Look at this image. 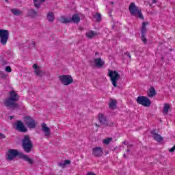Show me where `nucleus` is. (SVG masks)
<instances>
[{
    "label": "nucleus",
    "mask_w": 175,
    "mask_h": 175,
    "mask_svg": "<svg viewBox=\"0 0 175 175\" xmlns=\"http://www.w3.org/2000/svg\"><path fill=\"white\" fill-rule=\"evenodd\" d=\"M19 100L20 96H18V94L12 90L10 92V96L4 100V105L8 109H13V110H14V109H18L20 106L17 102H18Z\"/></svg>",
    "instance_id": "nucleus-1"
},
{
    "label": "nucleus",
    "mask_w": 175,
    "mask_h": 175,
    "mask_svg": "<svg viewBox=\"0 0 175 175\" xmlns=\"http://www.w3.org/2000/svg\"><path fill=\"white\" fill-rule=\"evenodd\" d=\"M33 147V144L32 143V141L31 140V137H29V135H25L23 139V148L25 152H27V154H29V152L32 151Z\"/></svg>",
    "instance_id": "nucleus-2"
},
{
    "label": "nucleus",
    "mask_w": 175,
    "mask_h": 175,
    "mask_svg": "<svg viewBox=\"0 0 175 175\" xmlns=\"http://www.w3.org/2000/svg\"><path fill=\"white\" fill-rule=\"evenodd\" d=\"M129 10L131 14V16H134L135 17H139L141 20H144V17L143 16V14H142V10H140L137 6L135 4V3H131L129 7Z\"/></svg>",
    "instance_id": "nucleus-3"
},
{
    "label": "nucleus",
    "mask_w": 175,
    "mask_h": 175,
    "mask_svg": "<svg viewBox=\"0 0 175 175\" xmlns=\"http://www.w3.org/2000/svg\"><path fill=\"white\" fill-rule=\"evenodd\" d=\"M109 72V77H110V80L112 83V85H113V87H117V81H118V80H120V74L118 73V72L116 71V70H108Z\"/></svg>",
    "instance_id": "nucleus-4"
},
{
    "label": "nucleus",
    "mask_w": 175,
    "mask_h": 175,
    "mask_svg": "<svg viewBox=\"0 0 175 175\" xmlns=\"http://www.w3.org/2000/svg\"><path fill=\"white\" fill-rule=\"evenodd\" d=\"M136 102L138 105H142L144 107H150L151 106V100L147 96H139L136 99Z\"/></svg>",
    "instance_id": "nucleus-5"
},
{
    "label": "nucleus",
    "mask_w": 175,
    "mask_h": 175,
    "mask_svg": "<svg viewBox=\"0 0 175 175\" xmlns=\"http://www.w3.org/2000/svg\"><path fill=\"white\" fill-rule=\"evenodd\" d=\"M23 121L29 129H35V128H36V121L33 120L32 117L25 116L23 118Z\"/></svg>",
    "instance_id": "nucleus-6"
},
{
    "label": "nucleus",
    "mask_w": 175,
    "mask_h": 175,
    "mask_svg": "<svg viewBox=\"0 0 175 175\" xmlns=\"http://www.w3.org/2000/svg\"><path fill=\"white\" fill-rule=\"evenodd\" d=\"M8 40H9V31L0 29V43L3 46H6Z\"/></svg>",
    "instance_id": "nucleus-7"
},
{
    "label": "nucleus",
    "mask_w": 175,
    "mask_h": 175,
    "mask_svg": "<svg viewBox=\"0 0 175 175\" xmlns=\"http://www.w3.org/2000/svg\"><path fill=\"white\" fill-rule=\"evenodd\" d=\"M23 153L16 149H10L7 152V161H13L16 157H21Z\"/></svg>",
    "instance_id": "nucleus-8"
},
{
    "label": "nucleus",
    "mask_w": 175,
    "mask_h": 175,
    "mask_svg": "<svg viewBox=\"0 0 175 175\" xmlns=\"http://www.w3.org/2000/svg\"><path fill=\"white\" fill-rule=\"evenodd\" d=\"M59 79L64 85H69V84H72V83H73V78L69 75H60L59 77Z\"/></svg>",
    "instance_id": "nucleus-9"
},
{
    "label": "nucleus",
    "mask_w": 175,
    "mask_h": 175,
    "mask_svg": "<svg viewBox=\"0 0 175 175\" xmlns=\"http://www.w3.org/2000/svg\"><path fill=\"white\" fill-rule=\"evenodd\" d=\"M148 25V22L142 23L141 39L143 43H144L145 44L146 43H147V38H146V33L147 32V28L146 27H147Z\"/></svg>",
    "instance_id": "nucleus-10"
},
{
    "label": "nucleus",
    "mask_w": 175,
    "mask_h": 175,
    "mask_svg": "<svg viewBox=\"0 0 175 175\" xmlns=\"http://www.w3.org/2000/svg\"><path fill=\"white\" fill-rule=\"evenodd\" d=\"M92 155L96 158H99L103 155V149L100 147H96L92 148Z\"/></svg>",
    "instance_id": "nucleus-11"
},
{
    "label": "nucleus",
    "mask_w": 175,
    "mask_h": 175,
    "mask_svg": "<svg viewBox=\"0 0 175 175\" xmlns=\"http://www.w3.org/2000/svg\"><path fill=\"white\" fill-rule=\"evenodd\" d=\"M41 128L42 132L44 133V136H46V137H50V135H51V130H50V128L47 126V124L44 122L42 123Z\"/></svg>",
    "instance_id": "nucleus-12"
},
{
    "label": "nucleus",
    "mask_w": 175,
    "mask_h": 175,
    "mask_svg": "<svg viewBox=\"0 0 175 175\" xmlns=\"http://www.w3.org/2000/svg\"><path fill=\"white\" fill-rule=\"evenodd\" d=\"M98 120L102 125H104V126H109V122L107 121V118H106V116H105L103 113L98 114Z\"/></svg>",
    "instance_id": "nucleus-13"
},
{
    "label": "nucleus",
    "mask_w": 175,
    "mask_h": 175,
    "mask_svg": "<svg viewBox=\"0 0 175 175\" xmlns=\"http://www.w3.org/2000/svg\"><path fill=\"white\" fill-rule=\"evenodd\" d=\"M14 129L18 131V132H23V122L21 120H17L12 124Z\"/></svg>",
    "instance_id": "nucleus-14"
},
{
    "label": "nucleus",
    "mask_w": 175,
    "mask_h": 175,
    "mask_svg": "<svg viewBox=\"0 0 175 175\" xmlns=\"http://www.w3.org/2000/svg\"><path fill=\"white\" fill-rule=\"evenodd\" d=\"M33 69H34V73H35L36 76H38V77H42V76L43 75V72L40 69V67H39L36 64H33Z\"/></svg>",
    "instance_id": "nucleus-15"
},
{
    "label": "nucleus",
    "mask_w": 175,
    "mask_h": 175,
    "mask_svg": "<svg viewBox=\"0 0 175 175\" xmlns=\"http://www.w3.org/2000/svg\"><path fill=\"white\" fill-rule=\"evenodd\" d=\"M151 133L154 140H156V142H158L159 143H161V142H163V137H162L161 135H159L158 133H155L154 131H152Z\"/></svg>",
    "instance_id": "nucleus-16"
},
{
    "label": "nucleus",
    "mask_w": 175,
    "mask_h": 175,
    "mask_svg": "<svg viewBox=\"0 0 175 175\" xmlns=\"http://www.w3.org/2000/svg\"><path fill=\"white\" fill-rule=\"evenodd\" d=\"M147 94L149 98H154V96L157 95V91H155V88H154V87H150L148 90Z\"/></svg>",
    "instance_id": "nucleus-17"
},
{
    "label": "nucleus",
    "mask_w": 175,
    "mask_h": 175,
    "mask_svg": "<svg viewBox=\"0 0 175 175\" xmlns=\"http://www.w3.org/2000/svg\"><path fill=\"white\" fill-rule=\"evenodd\" d=\"M94 64L97 68H102L105 65V61L102 60L101 58L94 59Z\"/></svg>",
    "instance_id": "nucleus-18"
},
{
    "label": "nucleus",
    "mask_w": 175,
    "mask_h": 175,
    "mask_svg": "<svg viewBox=\"0 0 175 175\" xmlns=\"http://www.w3.org/2000/svg\"><path fill=\"white\" fill-rule=\"evenodd\" d=\"M47 20L49 23H54V20H55V16L54 15V12H49L46 15Z\"/></svg>",
    "instance_id": "nucleus-19"
},
{
    "label": "nucleus",
    "mask_w": 175,
    "mask_h": 175,
    "mask_svg": "<svg viewBox=\"0 0 175 175\" xmlns=\"http://www.w3.org/2000/svg\"><path fill=\"white\" fill-rule=\"evenodd\" d=\"M96 35H98V33L92 30L86 32V38L88 39H92V38H94Z\"/></svg>",
    "instance_id": "nucleus-20"
},
{
    "label": "nucleus",
    "mask_w": 175,
    "mask_h": 175,
    "mask_svg": "<svg viewBox=\"0 0 175 175\" xmlns=\"http://www.w3.org/2000/svg\"><path fill=\"white\" fill-rule=\"evenodd\" d=\"M33 1L34 6L35 8H36V9H39V8H40V6L42 5V3L46 1V0H33Z\"/></svg>",
    "instance_id": "nucleus-21"
},
{
    "label": "nucleus",
    "mask_w": 175,
    "mask_h": 175,
    "mask_svg": "<svg viewBox=\"0 0 175 175\" xmlns=\"http://www.w3.org/2000/svg\"><path fill=\"white\" fill-rule=\"evenodd\" d=\"M23 161H25V162H27V163L29 165L33 164V160H32V159L29 158V157L26 154H23Z\"/></svg>",
    "instance_id": "nucleus-22"
},
{
    "label": "nucleus",
    "mask_w": 175,
    "mask_h": 175,
    "mask_svg": "<svg viewBox=\"0 0 175 175\" xmlns=\"http://www.w3.org/2000/svg\"><path fill=\"white\" fill-rule=\"evenodd\" d=\"M109 109H116L117 107V100H111L109 103Z\"/></svg>",
    "instance_id": "nucleus-23"
},
{
    "label": "nucleus",
    "mask_w": 175,
    "mask_h": 175,
    "mask_svg": "<svg viewBox=\"0 0 175 175\" xmlns=\"http://www.w3.org/2000/svg\"><path fill=\"white\" fill-rule=\"evenodd\" d=\"M11 12L14 16H21V13H23L21 10L16 8L12 9Z\"/></svg>",
    "instance_id": "nucleus-24"
},
{
    "label": "nucleus",
    "mask_w": 175,
    "mask_h": 175,
    "mask_svg": "<svg viewBox=\"0 0 175 175\" xmlns=\"http://www.w3.org/2000/svg\"><path fill=\"white\" fill-rule=\"evenodd\" d=\"M60 23H62L63 24H68V23H70V20L68 19V18L65 16H61L59 19Z\"/></svg>",
    "instance_id": "nucleus-25"
},
{
    "label": "nucleus",
    "mask_w": 175,
    "mask_h": 175,
    "mask_svg": "<svg viewBox=\"0 0 175 175\" xmlns=\"http://www.w3.org/2000/svg\"><path fill=\"white\" fill-rule=\"evenodd\" d=\"M28 14L30 17H36L38 16V12L35 11V10H30L28 12Z\"/></svg>",
    "instance_id": "nucleus-26"
},
{
    "label": "nucleus",
    "mask_w": 175,
    "mask_h": 175,
    "mask_svg": "<svg viewBox=\"0 0 175 175\" xmlns=\"http://www.w3.org/2000/svg\"><path fill=\"white\" fill-rule=\"evenodd\" d=\"M72 20L73 23H76L77 24L78 23H80V16L79 14H74L72 16Z\"/></svg>",
    "instance_id": "nucleus-27"
},
{
    "label": "nucleus",
    "mask_w": 175,
    "mask_h": 175,
    "mask_svg": "<svg viewBox=\"0 0 175 175\" xmlns=\"http://www.w3.org/2000/svg\"><path fill=\"white\" fill-rule=\"evenodd\" d=\"M169 109H170V105L165 104L163 109V114H167L169 113Z\"/></svg>",
    "instance_id": "nucleus-28"
},
{
    "label": "nucleus",
    "mask_w": 175,
    "mask_h": 175,
    "mask_svg": "<svg viewBox=\"0 0 175 175\" xmlns=\"http://www.w3.org/2000/svg\"><path fill=\"white\" fill-rule=\"evenodd\" d=\"M112 141H113L112 137H108V138L104 139L103 140V144H106L107 146H108V144H110V143H111Z\"/></svg>",
    "instance_id": "nucleus-29"
},
{
    "label": "nucleus",
    "mask_w": 175,
    "mask_h": 175,
    "mask_svg": "<svg viewBox=\"0 0 175 175\" xmlns=\"http://www.w3.org/2000/svg\"><path fill=\"white\" fill-rule=\"evenodd\" d=\"M28 49H33L35 47V42L34 41H29Z\"/></svg>",
    "instance_id": "nucleus-30"
},
{
    "label": "nucleus",
    "mask_w": 175,
    "mask_h": 175,
    "mask_svg": "<svg viewBox=\"0 0 175 175\" xmlns=\"http://www.w3.org/2000/svg\"><path fill=\"white\" fill-rule=\"evenodd\" d=\"M94 18H96V21H100L102 18V15H100V14L99 13H96L94 16Z\"/></svg>",
    "instance_id": "nucleus-31"
},
{
    "label": "nucleus",
    "mask_w": 175,
    "mask_h": 175,
    "mask_svg": "<svg viewBox=\"0 0 175 175\" xmlns=\"http://www.w3.org/2000/svg\"><path fill=\"white\" fill-rule=\"evenodd\" d=\"M7 77H8V74L5 73L3 71H0L1 79H6Z\"/></svg>",
    "instance_id": "nucleus-32"
},
{
    "label": "nucleus",
    "mask_w": 175,
    "mask_h": 175,
    "mask_svg": "<svg viewBox=\"0 0 175 175\" xmlns=\"http://www.w3.org/2000/svg\"><path fill=\"white\" fill-rule=\"evenodd\" d=\"M5 72H8V73H10V72H12V68H10V66H7L5 68Z\"/></svg>",
    "instance_id": "nucleus-33"
},
{
    "label": "nucleus",
    "mask_w": 175,
    "mask_h": 175,
    "mask_svg": "<svg viewBox=\"0 0 175 175\" xmlns=\"http://www.w3.org/2000/svg\"><path fill=\"white\" fill-rule=\"evenodd\" d=\"M0 139H6V135L0 133Z\"/></svg>",
    "instance_id": "nucleus-34"
},
{
    "label": "nucleus",
    "mask_w": 175,
    "mask_h": 175,
    "mask_svg": "<svg viewBox=\"0 0 175 175\" xmlns=\"http://www.w3.org/2000/svg\"><path fill=\"white\" fill-rule=\"evenodd\" d=\"M69 163H70V161L65 160L64 163L63 164V165L65 166V165H69Z\"/></svg>",
    "instance_id": "nucleus-35"
},
{
    "label": "nucleus",
    "mask_w": 175,
    "mask_h": 175,
    "mask_svg": "<svg viewBox=\"0 0 175 175\" xmlns=\"http://www.w3.org/2000/svg\"><path fill=\"white\" fill-rule=\"evenodd\" d=\"M28 129H27V127L24 124H23V132H27Z\"/></svg>",
    "instance_id": "nucleus-36"
},
{
    "label": "nucleus",
    "mask_w": 175,
    "mask_h": 175,
    "mask_svg": "<svg viewBox=\"0 0 175 175\" xmlns=\"http://www.w3.org/2000/svg\"><path fill=\"white\" fill-rule=\"evenodd\" d=\"M174 150H175V145L169 150L170 152H174Z\"/></svg>",
    "instance_id": "nucleus-37"
},
{
    "label": "nucleus",
    "mask_w": 175,
    "mask_h": 175,
    "mask_svg": "<svg viewBox=\"0 0 175 175\" xmlns=\"http://www.w3.org/2000/svg\"><path fill=\"white\" fill-rule=\"evenodd\" d=\"M86 175H95L94 172H88Z\"/></svg>",
    "instance_id": "nucleus-38"
},
{
    "label": "nucleus",
    "mask_w": 175,
    "mask_h": 175,
    "mask_svg": "<svg viewBox=\"0 0 175 175\" xmlns=\"http://www.w3.org/2000/svg\"><path fill=\"white\" fill-rule=\"evenodd\" d=\"M158 2V0H152V3H157Z\"/></svg>",
    "instance_id": "nucleus-39"
},
{
    "label": "nucleus",
    "mask_w": 175,
    "mask_h": 175,
    "mask_svg": "<svg viewBox=\"0 0 175 175\" xmlns=\"http://www.w3.org/2000/svg\"><path fill=\"white\" fill-rule=\"evenodd\" d=\"M126 55H127V57H129V58H131V54L130 53H127Z\"/></svg>",
    "instance_id": "nucleus-40"
},
{
    "label": "nucleus",
    "mask_w": 175,
    "mask_h": 175,
    "mask_svg": "<svg viewBox=\"0 0 175 175\" xmlns=\"http://www.w3.org/2000/svg\"><path fill=\"white\" fill-rule=\"evenodd\" d=\"M126 151L127 152H131V149H127Z\"/></svg>",
    "instance_id": "nucleus-41"
},
{
    "label": "nucleus",
    "mask_w": 175,
    "mask_h": 175,
    "mask_svg": "<svg viewBox=\"0 0 175 175\" xmlns=\"http://www.w3.org/2000/svg\"><path fill=\"white\" fill-rule=\"evenodd\" d=\"M10 120H13V116H10Z\"/></svg>",
    "instance_id": "nucleus-42"
},
{
    "label": "nucleus",
    "mask_w": 175,
    "mask_h": 175,
    "mask_svg": "<svg viewBox=\"0 0 175 175\" xmlns=\"http://www.w3.org/2000/svg\"><path fill=\"white\" fill-rule=\"evenodd\" d=\"M123 157H124V158H126V155L125 154H123Z\"/></svg>",
    "instance_id": "nucleus-43"
},
{
    "label": "nucleus",
    "mask_w": 175,
    "mask_h": 175,
    "mask_svg": "<svg viewBox=\"0 0 175 175\" xmlns=\"http://www.w3.org/2000/svg\"><path fill=\"white\" fill-rule=\"evenodd\" d=\"M111 5H114V2L111 1Z\"/></svg>",
    "instance_id": "nucleus-44"
},
{
    "label": "nucleus",
    "mask_w": 175,
    "mask_h": 175,
    "mask_svg": "<svg viewBox=\"0 0 175 175\" xmlns=\"http://www.w3.org/2000/svg\"><path fill=\"white\" fill-rule=\"evenodd\" d=\"M149 6L151 8V6H152V4H149Z\"/></svg>",
    "instance_id": "nucleus-45"
},
{
    "label": "nucleus",
    "mask_w": 175,
    "mask_h": 175,
    "mask_svg": "<svg viewBox=\"0 0 175 175\" xmlns=\"http://www.w3.org/2000/svg\"><path fill=\"white\" fill-rule=\"evenodd\" d=\"M123 144H125V142H124Z\"/></svg>",
    "instance_id": "nucleus-46"
}]
</instances>
